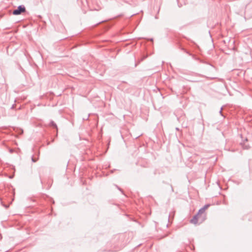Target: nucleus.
I'll use <instances>...</instances> for the list:
<instances>
[{
  "mask_svg": "<svg viewBox=\"0 0 252 252\" xmlns=\"http://www.w3.org/2000/svg\"><path fill=\"white\" fill-rule=\"evenodd\" d=\"M205 219L204 216L201 214H199L198 212L197 214L194 216L193 218L190 220V222L193 224H197L198 222H202Z\"/></svg>",
  "mask_w": 252,
  "mask_h": 252,
  "instance_id": "obj_1",
  "label": "nucleus"
},
{
  "mask_svg": "<svg viewBox=\"0 0 252 252\" xmlns=\"http://www.w3.org/2000/svg\"><path fill=\"white\" fill-rule=\"evenodd\" d=\"M26 11L25 7L23 5H20L18 7L17 9L13 11V14L17 15L21 14Z\"/></svg>",
  "mask_w": 252,
  "mask_h": 252,
  "instance_id": "obj_2",
  "label": "nucleus"
},
{
  "mask_svg": "<svg viewBox=\"0 0 252 252\" xmlns=\"http://www.w3.org/2000/svg\"><path fill=\"white\" fill-rule=\"evenodd\" d=\"M209 206V204L205 205L203 207H202L199 210V214H201L202 215H204L205 210L207 209ZM203 216H204V215Z\"/></svg>",
  "mask_w": 252,
  "mask_h": 252,
  "instance_id": "obj_3",
  "label": "nucleus"
},
{
  "mask_svg": "<svg viewBox=\"0 0 252 252\" xmlns=\"http://www.w3.org/2000/svg\"><path fill=\"white\" fill-rule=\"evenodd\" d=\"M50 125L55 128H57V126L56 125V124L54 123V122L53 121H51L50 122Z\"/></svg>",
  "mask_w": 252,
  "mask_h": 252,
  "instance_id": "obj_4",
  "label": "nucleus"
},
{
  "mask_svg": "<svg viewBox=\"0 0 252 252\" xmlns=\"http://www.w3.org/2000/svg\"><path fill=\"white\" fill-rule=\"evenodd\" d=\"M32 161L34 162L36 161V160L34 159L33 158H32Z\"/></svg>",
  "mask_w": 252,
  "mask_h": 252,
  "instance_id": "obj_5",
  "label": "nucleus"
},
{
  "mask_svg": "<svg viewBox=\"0 0 252 252\" xmlns=\"http://www.w3.org/2000/svg\"><path fill=\"white\" fill-rule=\"evenodd\" d=\"M222 108H221L220 110V113L221 114Z\"/></svg>",
  "mask_w": 252,
  "mask_h": 252,
  "instance_id": "obj_6",
  "label": "nucleus"
}]
</instances>
